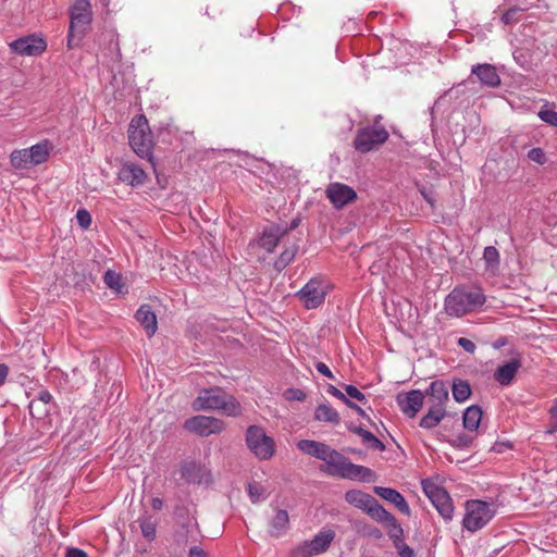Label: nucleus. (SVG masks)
<instances>
[{"label": "nucleus", "instance_id": "f704fd0d", "mask_svg": "<svg viewBox=\"0 0 557 557\" xmlns=\"http://www.w3.org/2000/svg\"><path fill=\"white\" fill-rule=\"evenodd\" d=\"M529 10V5H512L506 10L500 20L505 25H512L519 22L520 13Z\"/></svg>", "mask_w": 557, "mask_h": 557}, {"label": "nucleus", "instance_id": "e433bc0d", "mask_svg": "<svg viewBox=\"0 0 557 557\" xmlns=\"http://www.w3.org/2000/svg\"><path fill=\"white\" fill-rule=\"evenodd\" d=\"M483 259L486 263V269L488 270L494 271L499 265V252L493 246L485 247L483 252Z\"/></svg>", "mask_w": 557, "mask_h": 557}, {"label": "nucleus", "instance_id": "412c9836", "mask_svg": "<svg viewBox=\"0 0 557 557\" xmlns=\"http://www.w3.org/2000/svg\"><path fill=\"white\" fill-rule=\"evenodd\" d=\"M471 73L478 77L480 83L486 87L495 88L500 85V76L496 67L488 63L472 66Z\"/></svg>", "mask_w": 557, "mask_h": 557}, {"label": "nucleus", "instance_id": "7c9ffc66", "mask_svg": "<svg viewBox=\"0 0 557 557\" xmlns=\"http://www.w3.org/2000/svg\"><path fill=\"white\" fill-rule=\"evenodd\" d=\"M298 244H293L289 247H286L284 251L278 256V258L274 261V269L277 272H282L289 263L294 261L298 252Z\"/></svg>", "mask_w": 557, "mask_h": 557}, {"label": "nucleus", "instance_id": "473e14b6", "mask_svg": "<svg viewBox=\"0 0 557 557\" xmlns=\"http://www.w3.org/2000/svg\"><path fill=\"white\" fill-rule=\"evenodd\" d=\"M10 160L15 169H27L29 165H34L33 162H30L28 149L14 150L11 153Z\"/></svg>", "mask_w": 557, "mask_h": 557}, {"label": "nucleus", "instance_id": "6e6d98bb", "mask_svg": "<svg viewBox=\"0 0 557 557\" xmlns=\"http://www.w3.org/2000/svg\"><path fill=\"white\" fill-rule=\"evenodd\" d=\"M188 555L189 557H208L207 553L199 546H191Z\"/></svg>", "mask_w": 557, "mask_h": 557}, {"label": "nucleus", "instance_id": "aec40b11", "mask_svg": "<svg viewBox=\"0 0 557 557\" xmlns=\"http://www.w3.org/2000/svg\"><path fill=\"white\" fill-rule=\"evenodd\" d=\"M428 397V405L430 408L446 409L449 400L448 388L444 381L436 380L432 382L426 389L424 397Z\"/></svg>", "mask_w": 557, "mask_h": 557}, {"label": "nucleus", "instance_id": "69168bd1", "mask_svg": "<svg viewBox=\"0 0 557 557\" xmlns=\"http://www.w3.org/2000/svg\"><path fill=\"white\" fill-rule=\"evenodd\" d=\"M299 225V220L298 219H294L289 226L285 225L287 227V233L290 232L292 230H295L296 227H298Z\"/></svg>", "mask_w": 557, "mask_h": 557}, {"label": "nucleus", "instance_id": "8fccbe9b", "mask_svg": "<svg viewBox=\"0 0 557 557\" xmlns=\"http://www.w3.org/2000/svg\"><path fill=\"white\" fill-rule=\"evenodd\" d=\"M457 344L469 354H473L476 348L475 344L471 339L466 337H459Z\"/></svg>", "mask_w": 557, "mask_h": 557}, {"label": "nucleus", "instance_id": "79ce46f5", "mask_svg": "<svg viewBox=\"0 0 557 557\" xmlns=\"http://www.w3.org/2000/svg\"><path fill=\"white\" fill-rule=\"evenodd\" d=\"M474 436L466 433H461L456 436L453 442V445L457 448H467L470 447L473 443Z\"/></svg>", "mask_w": 557, "mask_h": 557}, {"label": "nucleus", "instance_id": "680f3d73", "mask_svg": "<svg viewBox=\"0 0 557 557\" xmlns=\"http://www.w3.org/2000/svg\"><path fill=\"white\" fill-rule=\"evenodd\" d=\"M421 194H422L423 198L425 199V201H428L430 203V206L433 208L435 199L433 198L432 194L426 190H422Z\"/></svg>", "mask_w": 557, "mask_h": 557}, {"label": "nucleus", "instance_id": "09e8293b", "mask_svg": "<svg viewBox=\"0 0 557 557\" xmlns=\"http://www.w3.org/2000/svg\"><path fill=\"white\" fill-rule=\"evenodd\" d=\"M345 392H346V396L347 397H350V398H354V399H357L359 401H364L366 400V396L363 393H361L356 386L354 385H346L345 386Z\"/></svg>", "mask_w": 557, "mask_h": 557}, {"label": "nucleus", "instance_id": "de8ad7c7", "mask_svg": "<svg viewBox=\"0 0 557 557\" xmlns=\"http://www.w3.org/2000/svg\"><path fill=\"white\" fill-rule=\"evenodd\" d=\"M83 37H79V32H77V28H71L69 27V34H67V48L73 49L76 46H78L79 41Z\"/></svg>", "mask_w": 557, "mask_h": 557}, {"label": "nucleus", "instance_id": "c03bdc74", "mask_svg": "<svg viewBox=\"0 0 557 557\" xmlns=\"http://www.w3.org/2000/svg\"><path fill=\"white\" fill-rule=\"evenodd\" d=\"M52 401V395L47 389H41L38 392L35 399H33L29 404V408L33 409V407L37 403H42L44 405H49Z\"/></svg>", "mask_w": 557, "mask_h": 557}, {"label": "nucleus", "instance_id": "dca6fc26", "mask_svg": "<svg viewBox=\"0 0 557 557\" xmlns=\"http://www.w3.org/2000/svg\"><path fill=\"white\" fill-rule=\"evenodd\" d=\"M287 235V227L281 224H271L267 226L259 238L257 245L268 253H273L278 243Z\"/></svg>", "mask_w": 557, "mask_h": 557}, {"label": "nucleus", "instance_id": "4c0bfd02", "mask_svg": "<svg viewBox=\"0 0 557 557\" xmlns=\"http://www.w3.org/2000/svg\"><path fill=\"white\" fill-rule=\"evenodd\" d=\"M247 492L252 503H258L264 498V488L258 482L248 483Z\"/></svg>", "mask_w": 557, "mask_h": 557}, {"label": "nucleus", "instance_id": "0eeeda50", "mask_svg": "<svg viewBox=\"0 0 557 557\" xmlns=\"http://www.w3.org/2000/svg\"><path fill=\"white\" fill-rule=\"evenodd\" d=\"M246 443L251 453L260 460L270 459L275 453L274 440L262 428L251 425L246 432Z\"/></svg>", "mask_w": 557, "mask_h": 557}, {"label": "nucleus", "instance_id": "37998d69", "mask_svg": "<svg viewBox=\"0 0 557 557\" xmlns=\"http://www.w3.org/2000/svg\"><path fill=\"white\" fill-rule=\"evenodd\" d=\"M529 160L537 163L544 164L546 162V154L542 148H532L528 151Z\"/></svg>", "mask_w": 557, "mask_h": 557}, {"label": "nucleus", "instance_id": "39448f33", "mask_svg": "<svg viewBox=\"0 0 557 557\" xmlns=\"http://www.w3.org/2000/svg\"><path fill=\"white\" fill-rule=\"evenodd\" d=\"M496 515L494 503L481 499H470L465 504V516L462 527L465 530L474 533L483 529Z\"/></svg>", "mask_w": 557, "mask_h": 557}, {"label": "nucleus", "instance_id": "e2e57ef3", "mask_svg": "<svg viewBox=\"0 0 557 557\" xmlns=\"http://www.w3.org/2000/svg\"><path fill=\"white\" fill-rule=\"evenodd\" d=\"M151 506L154 510H161L163 507V500L161 498L156 497L151 500Z\"/></svg>", "mask_w": 557, "mask_h": 557}, {"label": "nucleus", "instance_id": "bb28decb", "mask_svg": "<svg viewBox=\"0 0 557 557\" xmlns=\"http://www.w3.org/2000/svg\"><path fill=\"white\" fill-rule=\"evenodd\" d=\"M446 416V409L429 407L426 413L420 419L419 425L422 429L432 430L437 426Z\"/></svg>", "mask_w": 557, "mask_h": 557}, {"label": "nucleus", "instance_id": "f3484780", "mask_svg": "<svg viewBox=\"0 0 557 557\" xmlns=\"http://www.w3.org/2000/svg\"><path fill=\"white\" fill-rule=\"evenodd\" d=\"M146 171L135 162H123L117 172L119 181L132 187L143 186L147 181Z\"/></svg>", "mask_w": 557, "mask_h": 557}, {"label": "nucleus", "instance_id": "f257e3e1", "mask_svg": "<svg viewBox=\"0 0 557 557\" xmlns=\"http://www.w3.org/2000/svg\"><path fill=\"white\" fill-rule=\"evenodd\" d=\"M297 447L304 454L324 461L325 466L322 471L331 476L359 480L361 482L373 481L374 474L371 469L352 463L347 457L324 443L312 440H301L297 443Z\"/></svg>", "mask_w": 557, "mask_h": 557}, {"label": "nucleus", "instance_id": "9b49d317", "mask_svg": "<svg viewBox=\"0 0 557 557\" xmlns=\"http://www.w3.org/2000/svg\"><path fill=\"white\" fill-rule=\"evenodd\" d=\"M224 422L214 417L195 416L185 421L184 428L200 436L219 434L224 430Z\"/></svg>", "mask_w": 557, "mask_h": 557}, {"label": "nucleus", "instance_id": "49530a36", "mask_svg": "<svg viewBox=\"0 0 557 557\" xmlns=\"http://www.w3.org/2000/svg\"><path fill=\"white\" fill-rule=\"evenodd\" d=\"M395 548L397 549V553L400 557H414V552L413 549L408 546L404 540L403 541H399V542H396L394 544Z\"/></svg>", "mask_w": 557, "mask_h": 557}, {"label": "nucleus", "instance_id": "58836bf2", "mask_svg": "<svg viewBox=\"0 0 557 557\" xmlns=\"http://www.w3.org/2000/svg\"><path fill=\"white\" fill-rule=\"evenodd\" d=\"M144 537L151 541L156 536V525L149 518H140L138 520Z\"/></svg>", "mask_w": 557, "mask_h": 557}, {"label": "nucleus", "instance_id": "0e129e2a", "mask_svg": "<svg viewBox=\"0 0 557 557\" xmlns=\"http://www.w3.org/2000/svg\"><path fill=\"white\" fill-rule=\"evenodd\" d=\"M506 344H507L506 338L500 337V338H498V339L493 344V346H494V348H497V349H498V348H500V347L505 346Z\"/></svg>", "mask_w": 557, "mask_h": 557}, {"label": "nucleus", "instance_id": "5fc2aeb1", "mask_svg": "<svg viewBox=\"0 0 557 557\" xmlns=\"http://www.w3.org/2000/svg\"><path fill=\"white\" fill-rule=\"evenodd\" d=\"M65 557H87V554L83 549L71 547L66 549Z\"/></svg>", "mask_w": 557, "mask_h": 557}, {"label": "nucleus", "instance_id": "864d4df0", "mask_svg": "<svg viewBox=\"0 0 557 557\" xmlns=\"http://www.w3.org/2000/svg\"><path fill=\"white\" fill-rule=\"evenodd\" d=\"M315 369H317V371L320 374H322V375H324V376H326V377H329L331 380L334 379V375H333L332 371L330 370V368L324 362H321V361L317 362Z\"/></svg>", "mask_w": 557, "mask_h": 557}, {"label": "nucleus", "instance_id": "7ed1b4c3", "mask_svg": "<svg viewBox=\"0 0 557 557\" xmlns=\"http://www.w3.org/2000/svg\"><path fill=\"white\" fill-rule=\"evenodd\" d=\"M191 407L196 411L222 410L228 417H237L242 413V407L237 399L221 387L200 389Z\"/></svg>", "mask_w": 557, "mask_h": 557}, {"label": "nucleus", "instance_id": "4468645a", "mask_svg": "<svg viewBox=\"0 0 557 557\" xmlns=\"http://www.w3.org/2000/svg\"><path fill=\"white\" fill-rule=\"evenodd\" d=\"M181 476L188 484H210L212 482L211 470L203 463L194 460L184 461L181 465Z\"/></svg>", "mask_w": 557, "mask_h": 557}, {"label": "nucleus", "instance_id": "6e6552de", "mask_svg": "<svg viewBox=\"0 0 557 557\" xmlns=\"http://www.w3.org/2000/svg\"><path fill=\"white\" fill-rule=\"evenodd\" d=\"M387 138L388 133L383 126H367L357 132L354 146L357 151L366 153L384 144Z\"/></svg>", "mask_w": 557, "mask_h": 557}, {"label": "nucleus", "instance_id": "f8f14e48", "mask_svg": "<svg viewBox=\"0 0 557 557\" xmlns=\"http://www.w3.org/2000/svg\"><path fill=\"white\" fill-rule=\"evenodd\" d=\"M12 52L23 57H37L47 49V42L37 35H28L9 44Z\"/></svg>", "mask_w": 557, "mask_h": 557}, {"label": "nucleus", "instance_id": "b1692460", "mask_svg": "<svg viewBox=\"0 0 557 557\" xmlns=\"http://www.w3.org/2000/svg\"><path fill=\"white\" fill-rule=\"evenodd\" d=\"M135 318L138 321V323L145 329L148 337H152L156 334L158 329L157 315L151 310V307L149 305H141L137 309Z\"/></svg>", "mask_w": 557, "mask_h": 557}, {"label": "nucleus", "instance_id": "c85d7f7f", "mask_svg": "<svg viewBox=\"0 0 557 557\" xmlns=\"http://www.w3.org/2000/svg\"><path fill=\"white\" fill-rule=\"evenodd\" d=\"M482 419V410L479 406L468 407L462 417L463 428L470 432L478 430Z\"/></svg>", "mask_w": 557, "mask_h": 557}, {"label": "nucleus", "instance_id": "a211bd4d", "mask_svg": "<svg viewBox=\"0 0 557 557\" xmlns=\"http://www.w3.org/2000/svg\"><path fill=\"white\" fill-rule=\"evenodd\" d=\"M326 196L331 203L341 209L357 198V193L346 184L331 183L326 188Z\"/></svg>", "mask_w": 557, "mask_h": 557}, {"label": "nucleus", "instance_id": "393cba45", "mask_svg": "<svg viewBox=\"0 0 557 557\" xmlns=\"http://www.w3.org/2000/svg\"><path fill=\"white\" fill-rule=\"evenodd\" d=\"M520 367L521 362L518 359H512L496 369L494 379L503 386L509 385Z\"/></svg>", "mask_w": 557, "mask_h": 557}, {"label": "nucleus", "instance_id": "a878e982", "mask_svg": "<svg viewBox=\"0 0 557 557\" xmlns=\"http://www.w3.org/2000/svg\"><path fill=\"white\" fill-rule=\"evenodd\" d=\"M289 529V516L284 509H278L270 521L269 533L273 537L284 535Z\"/></svg>", "mask_w": 557, "mask_h": 557}, {"label": "nucleus", "instance_id": "603ef678", "mask_svg": "<svg viewBox=\"0 0 557 557\" xmlns=\"http://www.w3.org/2000/svg\"><path fill=\"white\" fill-rule=\"evenodd\" d=\"M511 447H512V445L510 444V442H496L492 446V450L497 454H503V453L511 449Z\"/></svg>", "mask_w": 557, "mask_h": 557}, {"label": "nucleus", "instance_id": "a19ab883", "mask_svg": "<svg viewBox=\"0 0 557 557\" xmlns=\"http://www.w3.org/2000/svg\"><path fill=\"white\" fill-rule=\"evenodd\" d=\"M549 414V424L546 433L553 434L557 432V398L553 400L552 407L548 410Z\"/></svg>", "mask_w": 557, "mask_h": 557}, {"label": "nucleus", "instance_id": "13d9d810", "mask_svg": "<svg viewBox=\"0 0 557 557\" xmlns=\"http://www.w3.org/2000/svg\"><path fill=\"white\" fill-rule=\"evenodd\" d=\"M289 398L297 399V400H304L305 399V393L297 388L288 389Z\"/></svg>", "mask_w": 557, "mask_h": 557}, {"label": "nucleus", "instance_id": "052dcab7", "mask_svg": "<svg viewBox=\"0 0 557 557\" xmlns=\"http://www.w3.org/2000/svg\"><path fill=\"white\" fill-rule=\"evenodd\" d=\"M348 407H350L351 409H354L360 417H366V412L364 410L359 407L358 405H356L355 403H352L350 399H349V404H346Z\"/></svg>", "mask_w": 557, "mask_h": 557}, {"label": "nucleus", "instance_id": "20e7f679", "mask_svg": "<svg viewBox=\"0 0 557 557\" xmlns=\"http://www.w3.org/2000/svg\"><path fill=\"white\" fill-rule=\"evenodd\" d=\"M128 141L138 157L152 161L153 139L145 115H136L132 119L128 127Z\"/></svg>", "mask_w": 557, "mask_h": 557}, {"label": "nucleus", "instance_id": "cd10ccee", "mask_svg": "<svg viewBox=\"0 0 557 557\" xmlns=\"http://www.w3.org/2000/svg\"><path fill=\"white\" fill-rule=\"evenodd\" d=\"M314 419L320 422H329L337 425L341 421L339 413L330 404H320L314 411Z\"/></svg>", "mask_w": 557, "mask_h": 557}, {"label": "nucleus", "instance_id": "4d7b16f0", "mask_svg": "<svg viewBox=\"0 0 557 557\" xmlns=\"http://www.w3.org/2000/svg\"><path fill=\"white\" fill-rule=\"evenodd\" d=\"M9 375V367L5 363H0V386H2Z\"/></svg>", "mask_w": 557, "mask_h": 557}, {"label": "nucleus", "instance_id": "1a4fd4ad", "mask_svg": "<svg viewBox=\"0 0 557 557\" xmlns=\"http://www.w3.org/2000/svg\"><path fill=\"white\" fill-rule=\"evenodd\" d=\"M326 289L327 285L323 280L313 277L297 292L296 296L300 299L306 309H315L324 302L327 293Z\"/></svg>", "mask_w": 557, "mask_h": 557}, {"label": "nucleus", "instance_id": "f03ea898", "mask_svg": "<svg viewBox=\"0 0 557 557\" xmlns=\"http://www.w3.org/2000/svg\"><path fill=\"white\" fill-rule=\"evenodd\" d=\"M486 301V297L480 287H455L445 298V312L453 318L465 317L479 308Z\"/></svg>", "mask_w": 557, "mask_h": 557}, {"label": "nucleus", "instance_id": "774afa93", "mask_svg": "<svg viewBox=\"0 0 557 557\" xmlns=\"http://www.w3.org/2000/svg\"><path fill=\"white\" fill-rule=\"evenodd\" d=\"M103 5H106V7L109 5V0H104Z\"/></svg>", "mask_w": 557, "mask_h": 557}, {"label": "nucleus", "instance_id": "9d476101", "mask_svg": "<svg viewBox=\"0 0 557 557\" xmlns=\"http://www.w3.org/2000/svg\"><path fill=\"white\" fill-rule=\"evenodd\" d=\"M335 537V532L330 529H323L318 532L312 540L305 541L294 552L295 557H311L324 553Z\"/></svg>", "mask_w": 557, "mask_h": 557}, {"label": "nucleus", "instance_id": "ddd939ff", "mask_svg": "<svg viewBox=\"0 0 557 557\" xmlns=\"http://www.w3.org/2000/svg\"><path fill=\"white\" fill-rule=\"evenodd\" d=\"M71 28H77L79 37H84L92 21L91 3L89 0H76L70 11Z\"/></svg>", "mask_w": 557, "mask_h": 557}, {"label": "nucleus", "instance_id": "5701e85b", "mask_svg": "<svg viewBox=\"0 0 557 557\" xmlns=\"http://www.w3.org/2000/svg\"><path fill=\"white\" fill-rule=\"evenodd\" d=\"M374 492L383 499L394 504L401 513L410 516V507L398 491L391 487L375 486Z\"/></svg>", "mask_w": 557, "mask_h": 557}, {"label": "nucleus", "instance_id": "2f4dec72", "mask_svg": "<svg viewBox=\"0 0 557 557\" xmlns=\"http://www.w3.org/2000/svg\"><path fill=\"white\" fill-rule=\"evenodd\" d=\"M453 397L457 403L466 401L471 395V387L467 381L457 380L451 388Z\"/></svg>", "mask_w": 557, "mask_h": 557}, {"label": "nucleus", "instance_id": "c756f323", "mask_svg": "<svg viewBox=\"0 0 557 557\" xmlns=\"http://www.w3.org/2000/svg\"><path fill=\"white\" fill-rule=\"evenodd\" d=\"M50 150L51 145L48 140L33 145L30 148H28L30 162H33L34 165L45 162L49 157Z\"/></svg>", "mask_w": 557, "mask_h": 557}, {"label": "nucleus", "instance_id": "bf43d9fd", "mask_svg": "<svg viewBox=\"0 0 557 557\" xmlns=\"http://www.w3.org/2000/svg\"><path fill=\"white\" fill-rule=\"evenodd\" d=\"M367 534L371 537H374V539H381L382 537V532L375 528V527H370L367 531Z\"/></svg>", "mask_w": 557, "mask_h": 557}, {"label": "nucleus", "instance_id": "c9c22d12", "mask_svg": "<svg viewBox=\"0 0 557 557\" xmlns=\"http://www.w3.org/2000/svg\"><path fill=\"white\" fill-rule=\"evenodd\" d=\"M103 281L109 288L114 289L117 293L122 292L124 286L123 278L121 274L116 273L115 271L108 270L104 273Z\"/></svg>", "mask_w": 557, "mask_h": 557}, {"label": "nucleus", "instance_id": "ea45409f", "mask_svg": "<svg viewBox=\"0 0 557 557\" xmlns=\"http://www.w3.org/2000/svg\"><path fill=\"white\" fill-rule=\"evenodd\" d=\"M537 115L543 122L557 127V111L550 109H541Z\"/></svg>", "mask_w": 557, "mask_h": 557}, {"label": "nucleus", "instance_id": "6ab92c4d", "mask_svg": "<svg viewBox=\"0 0 557 557\" xmlns=\"http://www.w3.org/2000/svg\"><path fill=\"white\" fill-rule=\"evenodd\" d=\"M424 401V394L420 389H412L397 396V404L401 412L408 418H414L421 410Z\"/></svg>", "mask_w": 557, "mask_h": 557}, {"label": "nucleus", "instance_id": "2eb2a0df", "mask_svg": "<svg viewBox=\"0 0 557 557\" xmlns=\"http://www.w3.org/2000/svg\"><path fill=\"white\" fill-rule=\"evenodd\" d=\"M345 499L348 504L366 511L373 519L384 508L373 496L359 490L347 491Z\"/></svg>", "mask_w": 557, "mask_h": 557}, {"label": "nucleus", "instance_id": "423d86ee", "mask_svg": "<svg viewBox=\"0 0 557 557\" xmlns=\"http://www.w3.org/2000/svg\"><path fill=\"white\" fill-rule=\"evenodd\" d=\"M421 485L424 494L431 500L442 518L445 521H450L454 517V505L447 491L430 479L423 480Z\"/></svg>", "mask_w": 557, "mask_h": 557}, {"label": "nucleus", "instance_id": "338daca9", "mask_svg": "<svg viewBox=\"0 0 557 557\" xmlns=\"http://www.w3.org/2000/svg\"><path fill=\"white\" fill-rule=\"evenodd\" d=\"M535 0H520L516 5H529V9L534 4Z\"/></svg>", "mask_w": 557, "mask_h": 557}, {"label": "nucleus", "instance_id": "3c124183", "mask_svg": "<svg viewBox=\"0 0 557 557\" xmlns=\"http://www.w3.org/2000/svg\"><path fill=\"white\" fill-rule=\"evenodd\" d=\"M327 392L335 398L342 400L344 404H349V398L341 392L337 387L330 385Z\"/></svg>", "mask_w": 557, "mask_h": 557}, {"label": "nucleus", "instance_id": "a18cd8bd", "mask_svg": "<svg viewBox=\"0 0 557 557\" xmlns=\"http://www.w3.org/2000/svg\"><path fill=\"white\" fill-rule=\"evenodd\" d=\"M78 224L87 230L91 224V215L86 209H79L76 213Z\"/></svg>", "mask_w": 557, "mask_h": 557}, {"label": "nucleus", "instance_id": "72a5a7b5", "mask_svg": "<svg viewBox=\"0 0 557 557\" xmlns=\"http://www.w3.org/2000/svg\"><path fill=\"white\" fill-rule=\"evenodd\" d=\"M354 432L357 433L362 438V442L371 448L379 450H383L385 448L384 444L372 432L361 426L355 428Z\"/></svg>", "mask_w": 557, "mask_h": 557}, {"label": "nucleus", "instance_id": "4be33fe9", "mask_svg": "<svg viewBox=\"0 0 557 557\" xmlns=\"http://www.w3.org/2000/svg\"><path fill=\"white\" fill-rule=\"evenodd\" d=\"M374 520L386 527L387 534L394 544L396 542L404 540V530H403L401 525L398 523L396 518L391 512H388L385 508H383L381 511H379V513L374 518Z\"/></svg>", "mask_w": 557, "mask_h": 557}]
</instances>
